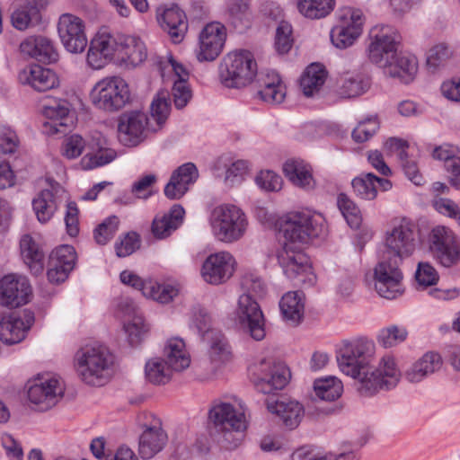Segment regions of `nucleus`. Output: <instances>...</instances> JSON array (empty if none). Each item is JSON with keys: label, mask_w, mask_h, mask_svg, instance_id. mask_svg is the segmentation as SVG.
<instances>
[{"label": "nucleus", "mask_w": 460, "mask_h": 460, "mask_svg": "<svg viewBox=\"0 0 460 460\" xmlns=\"http://www.w3.org/2000/svg\"><path fill=\"white\" fill-rule=\"evenodd\" d=\"M374 354L372 342L358 340L344 343L337 356L341 371L357 381V389L363 395H373L381 389H392L401 378V372L393 358L384 357L375 367L372 366Z\"/></svg>", "instance_id": "f257e3e1"}, {"label": "nucleus", "mask_w": 460, "mask_h": 460, "mask_svg": "<svg viewBox=\"0 0 460 460\" xmlns=\"http://www.w3.org/2000/svg\"><path fill=\"white\" fill-rule=\"evenodd\" d=\"M414 249V225L402 218L387 232L385 249L374 270L375 288L380 296L394 299L402 293L400 265Z\"/></svg>", "instance_id": "f03ea898"}, {"label": "nucleus", "mask_w": 460, "mask_h": 460, "mask_svg": "<svg viewBox=\"0 0 460 460\" xmlns=\"http://www.w3.org/2000/svg\"><path fill=\"white\" fill-rule=\"evenodd\" d=\"M208 434L226 449H234L242 442L248 422L244 412L226 402H215L208 411Z\"/></svg>", "instance_id": "7ed1b4c3"}, {"label": "nucleus", "mask_w": 460, "mask_h": 460, "mask_svg": "<svg viewBox=\"0 0 460 460\" xmlns=\"http://www.w3.org/2000/svg\"><path fill=\"white\" fill-rule=\"evenodd\" d=\"M75 362L77 376L90 385L102 386L114 374V357L102 346L81 348L75 356Z\"/></svg>", "instance_id": "20e7f679"}, {"label": "nucleus", "mask_w": 460, "mask_h": 460, "mask_svg": "<svg viewBox=\"0 0 460 460\" xmlns=\"http://www.w3.org/2000/svg\"><path fill=\"white\" fill-rule=\"evenodd\" d=\"M324 218L310 211L288 215L279 222V232L285 237L284 243L303 248L311 238L319 236L323 231Z\"/></svg>", "instance_id": "39448f33"}, {"label": "nucleus", "mask_w": 460, "mask_h": 460, "mask_svg": "<svg viewBox=\"0 0 460 460\" xmlns=\"http://www.w3.org/2000/svg\"><path fill=\"white\" fill-rule=\"evenodd\" d=\"M257 64L250 51L232 52L224 58L220 66L221 83L227 88H243L253 81Z\"/></svg>", "instance_id": "423d86ee"}, {"label": "nucleus", "mask_w": 460, "mask_h": 460, "mask_svg": "<svg viewBox=\"0 0 460 460\" xmlns=\"http://www.w3.org/2000/svg\"><path fill=\"white\" fill-rule=\"evenodd\" d=\"M91 100L99 110L107 112L118 111L130 100L128 85L119 76L105 77L93 88Z\"/></svg>", "instance_id": "0eeeda50"}, {"label": "nucleus", "mask_w": 460, "mask_h": 460, "mask_svg": "<svg viewBox=\"0 0 460 460\" xmlns=\"http://www.w3.org/2000/svg\"><path fill=\"white\" fill-rule=\"evenodd\" d=\"M210 221L216 236L226 243L240 239L247 226L244 213L234 205H221L215 208Z\"/></svg>", "instance_id": "6e6552de"}, {"label": "nucleus", "mask_w": 460, "mask_h": 460, "mask_svg": "<svg viewBox=\"0 0 460 460\" xmlns=\"http://www.w3.org/2000/svg\"><path fill=\"white\" fill-rule=\"evenodd\" d=\"M370 39L371 42L367 48L368 58L385 69L395 58L401 38L394 28L382 25L371 30Z\"/></svg>", "instance_id": "1a4fd4ad"}, {"label": "nucleus", "mask_w": 460, "mask_h": 460, "mask_svg": "<svg viewBox=\"0 0 460 460\" xmlns=\"http://www.w3.org/2000/svg\"><path fill=\"white\" fill-rule=\"evenodd\" d=\"M429 249L434 258L444 267L460 263V241L446 226H436L429 235Z\"/></svg>", "instance_id": "9d476101"}, {"label": "nucleus", "mask_w": 460, "mask_h": 460, "mask_svg": "<svg viewBox=\"0 0 460 460\" xmlns=\"http://www.w3.org/2000/svg\"><path fill=\"white\" fill-rule=\"evenodd\" d=\"M278 261L288 279H296L298 283L314 281L315 276L312 272L309 258L301 247L284 243L278 253Z\"/></svg>", "instance_id": "9b49d317"}, {"label": "nucleus", "mask_w": 460, "mask_h": 460, "mask_svg": "<svg viewBox=\"0 0 460 460\" xmlns=\"http://www.w3.org/2000/svg\"><path fill=\"white\" fill-rule=\"evenodd\" d=\"M235 315L243 332L255 341L264 339V317L259 304L250 294H243L239 297Z\"/></svg>", "instance_id": "f8f14e48"}, {"label": "nucleus", "mask_w": 460, "mask_h": 460, "mask_svg": "<svg viewBox=\"0 0 460 460\" xmlns=\"http://www.w3.org/2000/svg\"><path fill=\"white\" fill-rule=\"evenodd\" d=\"M58 31L64 48L71 53H81L87 46L84 21L71 13H63L58 22Z\"/></svg>", "instance_id": "ddd939ff"}, {"label": "nucleus", "mask_w": 460, "mask_h": 460, "mask_svg": "<svg viewBox=\"0 0 460 460\" xmlns=\"http://www.w3.org/2000/svg\"><path fill=\"white\" fill-rule=\"evenodd\" d=\"M257 371L254 385L259 392L265 394L283 389L290 377L289 370L284 364L272 363L266 359L261 361Z\"/></svg>", "instance_id": "4468645a"}, {"label": "nucleus", "mask_w": 460, "mask_h": 460, "mask_svg": "<svg viewBox=\"0 0 460 460\" xmlns=\"http://www.w3.org/2000/svg\"><path fill=\"white\" fill-rule=\"evenodd\" d=\"M342 20L331 31L332 42L339 49H346L354 43L361 34L364 22L362 12L350 8L345 11Z\"/></svg>", "instance_id": "2eb2a0df"}, {"label": "nucleus", "mask_w": 460, "mask_h": 460, "mask_svg": "<svg viewBox=\"0 0 460 460\" xmlns=\"http://www.w3.org/2000/svg\"><path fill=\"white\" fill-rule=\"evenodd\" d=\"M64 394V387L56 377L40 378L30 386L28 399L39 411H47L55 406Z\"/></svg>", "instance_id": "dca6fc26"}, {"label": "nucleus", "mask_w": 460, "mask_h": 460, "mask_svg": "<svg viewBox=\"0 0 460 460\" xmlns=\"http://www.w3.org/2000/svg\"><path fill=\"white\" fill-rule=\"evenodd\" d=\"M33 323L34 314L30 310L4 316L0 321V340L9 345L22 341Z\"/></svg>", "instance_id": "f3484780"}, {"label": "nucleus", "mask_w": 460, "mask_h": 460, "mask_svg": "<svg viewBox=\"0 0 460 460\" xmlns=\"http://www.w3.org/2000/svg\"><path fill=\"white\" fill-rule=\"evenodd\" d=\"M226 39V27L220 22L207 24L199 34V61H213L221 53Z\"/></svg>", "instance_id": "a211bd4d"}, {"label": "nucleus", "mask_w": 460, "mask_h": 460, "mask_svg": "<svg viewBox=\"0 0 460 460\" xmlns=\"http://www.w3.org/2000/svg\"><path fill=\"white\" fill-rule=\"evenodd\" d=\"M147 120V116L141 111H135L122 113L118 123L119 141L128 146L138 145L144 139Z\"/></svg>", "instance_id": "6ab92c4d"}, {"label": "nucleus", "mask_w": 460, "mask_h": 460, "mask_svg": "<svg viewBox=\"0 0 460 460\" xmlns=\"http://www.w3.org/2000/svg\"><path fill=\"white\" fill-rule=\"evenodd\" d=\"M28 280L15 275L4 276L0 280V304L7 307H18L28 302L31 295Z\"/></svg>", "instance_id": "aec40b11"}, {"label": "nucleus", "mask_w": 460, "mask_h": 460, "mask_svg": "<svg viewBox=\"0 0 460 460\" xmlns=\"http://www.w3.org/2000/svg\"><path fill=\"white\" fill-rule=\"evenodd\" d=\"M234 260L226 252L209 255L202 266V276L208 283L218 285L226 282L234 272Z\"/></svg>", "instance_id": "412c9836"}, {"label": "nucleus", "mask_w": 460, "mask_h": 460, "mask_svg": "<svg viewBox=\"0 0 460 460\" xmlns=\"http://www.w3.org/2000/svg\"><path fill=\"white\" fill-rule=\"evenodd\" d=\"M49 183V188L41 190L32 200L33 210L40 223H46L53 217L58 203L66 194L58 182L51 180Z\"/></svg>", "instance_id": "4be33fe9"}, {"label": "nucleus", "mask_w": 460, "mask_h": 460, "mask_svg": "<svg viewBox=\"0 0 460 460\" xmlns=\"http://www.w3.org/2000/svg\"><path fill=\"white\" fill-rule=\"evenodd\" d=\"M198 178L199 172L194 164L187 163L181 165L172 172L169 182L165 185V196L170 199H181L189 190V186Z\"/></svg>", "instance_id": "5701e85b"}, {"label": "nucleus", "mask_w": 460, "mask_h": 460, "mask_svg": "<svg viewBox=\"0 0 460 460\" xmlns=\"http://www.w3.org/2000/svg\"><path fill=\"white\" fill-rule=\"evenodd\" d=\"M157 21L174 43H179L184 39L188 30V22L184 12L178 6L164 9L162 13L159 8Z\"/></svg>", "instance_id": "b1692460"}, {"label": "nucleus", "mask_w": 460, "mask_h": 460, "mask_svg": "<svg viewBox=\"0 0 460 460\" xmlns=\"http://www.w3.org/2000/svg\"><path fill=\"white\" fill-rule=\"evenodd\" d=\"M266 404L269 411L276 414L282 425L290 430L299 426L305 413L304 406L295 400L267 401Z\"/></svg>", "instance_id": "393cba45"}, {"label": "nucleus", "mask_w": 460, "mask_h": 460, "mask_svg": "<svg viewBox=\"0 0 460 460\" xmlns=\"http://www.w3.org/2000/svg\"><path fill=\"white\" fill-rule=\"evenodd\" d=\"M51 0H23L11 15L13 25L23 31L30 26L38 24L41 20V12L46 9Z\"/></svg>", "instance_id": "a878e982"}, {"label": "nucleus", "mask_w": 460, "mask_h": 460, "mask_svg": "<svg viewBox=\"0 0 460 460\" xmlns=\"http://www.w3.org/2000/svg\"><path fill=\"white\" fill-rule=\"evenodd\" d=\"M19 81L30 84L38 92H45L58 85V78L54 71L39 65H31L19 74Z\"/></svg>", "instance_id": "bb28decb"}, {"label": "nucleus", "mask_w": 460, "mask_h": 460, "mask_svg": "<svg viewBox=\"0 0 460 460\" xmlns=\"http://www.w3.org/2000/svg\"><path fill=\"white\" fill-rule=\"evenodd\" d=\"M167 442V435L156 420L155 424L147 427L139 438L138 452L142 458L150 459L159 453Z\"/></svg>", "instance_id": "cd10ccee"}, {"label": "nucleus", "mask_w": 460, "mask_h": 460, "mask_svg": "<svg viewBox=\"0 0 460 460\" xmlns=\"http://www.w3.org/2000/svg\"><path fill=\"white\" fill-rule=\"evenodd\" d=\"M163 359L175 372H181L188 368L190 364V358L186 350L183 340L180 338L169 339L163 349Z\"/></svg>", "instance_id": "c85d7f7f"}, {"label": "nucleus", "mask_w": 460, "mask_h": 460, "mask_svg": "<svg viewBox=\"0 0 460 460\" xmlns=\"http://www.w3.org/2000/svg\"><path fill=\"white\" fill-rule=\"evenodd\" d=\"M370 87V78L364 73L346 72L338 83L337 93L341 98H355Z\"/></svg>", "instance_id": "c756f323"}, {"label": "nucleus", "mask_w": 460, "mask_h": 460, "mask_svg": "<svg viewBox=\"0 0 460 460\" xmlns=\"http://www.w3.org/2000/svg\"><path fill=\"white\" fill-rule=\"evenodd\" d=\"M21 51L43 63H51L57 60L58 53L55 51L51 41L39 36L29 38L21 43Z\"/></svg>", "instance_id": "7c9ffc66"}, {"label": "nucleus", "mask_w": 460, "mask_h": 460, "mask_svg": "<svg viewBox=\"0 0 460 460\" xmlns=\"http://www.w3.org/2000/svg\"><path fill=\"white\" fill-rule=\"evenodd\" d=\"M184 209L180 205H173L171 209L161 217H155L152 224V232L159 239L168 237L182 223Z\"/></svg>", "instance_id": "2f4dec72"}, {"label": "nucleus", "mask_w": 460, "mask_h": 460, "mask_svg": "<svg viewBox=\"0 0 460 460\" xmlns=\"http://www.w3.org/2000/svg\"><path fill=\"white\" fill-rule=\"evenodd\" d=\"M442 363V358L438 353L427 352L406 371L405 376L411 383L420 382L423 378L439 370Z\"/></svg>", "instance_id": "473e14b6"}, {"label": "nucleus", "mask_w": 460, "mask_h": 460, "mask_svg": "<svg viewBox=\"0 0 460 460\" xmlns=\"http://www.w3.org/2000/svg\"><path fill=\"white\" fill-rule=\"evenodd\" d=\"M203 339L208 347V356L215 364H223L232 358V351L226 336L218 330H208Z\"/></svg>", "instance_id": "72a5a7b5"}, {"label": "nucleus", "mask_w": 460, "mask_h": 460, "mask_svg": "<svg viewBox=\"0 0 460 460\" xmlns=\"http://www.w3.org/2000/svg\"><path fill=\"white\" fill-rule=\"evenodd\" d=\"M252 0H227L226 21L240 32L249 28L252 22Z\"/></svg>", "instance_id": "f704fd0d"}, {"label": "nucleus", "mask_w": 460, "mask_h": 460, "mask_svg": "<svg viewBox=\"0 0 460 460\" xmlns=\"http://www.w3.org/2000/svg\"><path fill=\"white\" fill-rule=\"evenodd\" d=\"M418 66L414 57L403 56L395 53V58L391 60L384 69L385 75L390 77H397L403 84L411 82L417 73Z\"/></svg>", "instance_id": "c9c22d12"}, {"label": "nucleus", "mask_w": 460, "mask_h": 460, "mask_svg": "<svg viewBox=\"0 0 460 460\" xmlns=\"http://www.w3.org/2000/svg\"><path fill=\"white\" fill-rule=\"evenodd\" d=\"M119 40V57L122 61L136 66L146 60V49L139 38L121 34Z\"/></svg>", "instance_id": "e433bc0d"}, {"label": "nucleus", "mask_w": 460, "mask_h": 460, "mask_svg": "<svg viewBox=\"0 0 460 460\" xmlns=\"http://www.w3.org/2000/svg\"><path fill=\"white\" fill-rule=\"evenodd\" d=\"M69 113V103L66 101L55 102L52 105L44 107L43 114L49 119V122L44 123L46 129L50 134L63 133L67 129V116Z\"/></svg>", "instance_id": "4c0bfd02"}, {"label": "nucleus", "mask_w": 460, "mask_h": 460, "mask_svg": "<svg viewBox=\"0 0 460 460\" xmlns=\"http://www.w3.org/2000/svg\"><path fill=\"white\" fill-rule=\"evenodd\" d=\"M305 296L301 291L287 292L279 302L281 314L287 321L298 323L304 316Z\"/></svg>", "instance_id": "58836bf2"}, {"label": "nucleus", "mask_w": 460, "mask_h": 460, "mask_svg": "<svg viewBox=\"0 0 460 460\" xmlns=\"http://www.w3.org/2000/svg\"><path fill=\"white\" fill-rule=\"evenodd\" d=\"M326 71L320 64L308 66L301 76L300 87L303 93L311 97L317 93L325 82Z\"/></svg>", "instance_id": "ea45409f"}, {"label": "nucleus", "mask_w": 460, "mask_h": 460, "mask_svg": "<svg viewBox=\"0 0 460 460\" xmlns=\"http://www.w3.org/2000/svg\"><path fill=\"white\" fill-rule=\"evenodd\" d=\"M283 172L286 177L295 185L312 189L314 181L307 165L301 161L288 160L283 165Z\"/></svg>", "instance_id": "a19ab883"}, {"label": "nucleus", "mask_w": 460, "mask_h": 460, "mask_svg": "<svg viewBox=\"0 0 460 460\" xmlns=\"http://www.w3.org/2000/svg\"><path fill=\"white\" fill-rule=\"evenodd\" d=\"M21 251L24 262L31 271L36 276L40 274L43 271L44 254L38 244L31 237L24 236L21 240Z\"/></svg>", "instance_id": "79ce46f5"}, {"label": "nucleus", "mask_w": 460, "mask_h": 460, "mask_svg": "<svg viewBox=\"0 0 460 460\" xmlns=\"http://www.w3.org/2000/svg\"><path fill=\"white\" fill-rule=\"evenodd\" d=\"M292 460H355L352 451L347 453H323L313 447L304 446L297 448L291 456Z\"/></svg>", "instance_id": "37998d69"}, {"label": "nucleus", "mask_w": 460, "mask_h": 460, "mask_svg": "<svg viewBox=\"0 0 460 460\" xmlns=\"http://www.w3.org/2000/svg\"><path fill=\"white\" fill-rule=\"evenodd\" d=\"M334 4V0H298L297 8L306 18L321 19L333 10Z\"/></svg>", "instance_id": "c03bdc74"}, {"label": "nucleus", "mask_w": 460, "mask_h": 460, "mask_svg": "<svg viewBox=\"0 0 460 460\" xmlns=\"http://www.w3.org/2000/svg\"><path fill=\"white\" fill-rule=\"evenodd\" d=\"M172 372H175L165 361L160 358H154L146 364L145 373L146 379L155 384H166L172 378Z\"/></svg>", "instance_id": "a18cd8bd"}, {"label": "nucleus", "mask_w": 460, "mask_h": 460, "mask_svg": "<svg viewBox=\"0 0 460 460\" xmlns=\"http://www.w3.org/2000/svg\"><path fill=\"white\" fill-rule=\"evenodd\" d=\"M261 98L269 103H281L286 97V86L281 82L279 75L274 74L264 83V87L259 91Z\"/></svg>", "instance_id": "49530a36"}, {"label": "nucleus", "mask_w": 460, "mask_h": 460, "mask_svg": "<svg viewBox=\"0 0 460 460\" xmlns=\"http://www.w3.org/2000/svg\"><path fill=\"white\" fill-rule=\"evenodd\" d=\"M315 395L323 401H334L342 393L341 382L334 376L318 379L314 384Z\"/></svg>", "instance_id": "de8ad7c7"}, {"label": "nucleus", "mask_w": 460, "mask_h": 460, "mask_svg": "<svg viewBox=\"0 0 460 460\" xmlns=\"http://www.w3.org/2000/svg\"><path fill=\"white\" fill-rule=\"evenodd\" d=\"M376 175L366 173L352 180L351 185L357 197L364 200H373L377 195V187L374 181Z\"/></svg>", "instance_id": "09e8293b"}, {"label": "nucleus", "mask_w": 460, "mask_h": 460, "mask_svg": "<svg viewBox=\"0 0 460 460\" xmlns=\"http://www.w3.org/2000/svg\"><path fill=\"white\" fill-rule=\"evenodd\" d=\"M120 35H112L107 31L98 32L91 40V44H93L96 51H102L111 59L116 53L119 55Z\"/></svg>", "instance_id": "8fccbe9b"}, {"label": "nucleus", "mask_w": 460, "mask_h": 460, "mask_svg": "<svg viewBox=\"0 0 460 460\" xmlns=\"http://www.w3.org/2000/svg\"><path fill=\"white\" fill-rule=\"evenodd\" d=\"M339 209L351 228H358L361 224V215L357 205L346 194L341 193L337 199Z\"/></svg>", "instance_id": "3c124183"}, {"label": "nucleus", "mask_w": 460, "mask_h": 460, "mask_svg": "<svg viewBox=\"0 0 460 460\" xmlns=\"http://www.w3.org/2000/svg\"><path fill=\"white\" fill-rule=\"evenodd\" d=\"M178 295V289L169 284L148 282L144 296L161 304L170 303Z\"/></svg>", "instance_id": "603ef678"}, {"label": "nucleus", "mask_w": 460, "mask_h": 460, "mask_svg": "<svg viewBox=\"0 0 460 460\" xmlns=\"http://www.w3.org/2000/svg\"><path fill=\"white\" fill-rule=\"evenodd\" d=\"M408 336L405 327L390 325L379 331L377 341L384 348H391L404 341Z\"/></svg>", "instance_id": "864d4df0"}, {"label": "nucleus", "mask_w": 460, "mask_h": 460, "mask_svg": "<svg viewBox=\"0 0 460 460\" xmlns=\"http://www.w3.org/2000/svg\"><path fill=\"white\" fill-rule=\"evenodd\" d=\"M124 330L128 334V340L131 346L138 345L148 332V326L141 314L134 317L124 324Z\"/></svg>", "instance_id": "5fc2aeb1"}, {"label": "nucleus", "mask_w": 460, "mask_h": 460, "mask_svg": "<svg viewBox=\"0 0 460 460\" xmlns=\"http://www.w3.org/2000/svg\"><path fill=\"white\" fill-rule=\"evenodd\" d=\"M76 253L74 247L61 245L49 255V265H60L64 269L73 270L75 263Z\"/></svg>", "instance_id": "6e6d98bb"}, {"label": "nucleus", "mask_w": 460, "mask_h": 460, "mask_svg": "<svg viewBox=\"0 0 460 460\" xmlns=\"http://www.w3.org/2000/svg\"><path fill=\"white\" fill-rule=\"evenodd\" d=\"M119 223L116 216H111L101 223L93 231L95 242L100 245L106 244L117 232Z\"/></svg>", "instance_id": "4d7b16f0"}, {"label": "nucleus", "mask_w": 460, "mask_h": 460, "mask_svg": "<svg viewBox=\"0 0 460 460\" xmlns=\"http://www.w3.org/2000/svg\"><path fill=\"white\" fill-rule=\"evenodd\" d=\"M292 45V27L288 22H281L276 31V49L279 54H285L289 51Z\"/></svg>", "instance_id": "13d9d810"}, {"label": "nucleus", "mask_w": 460, "mask_h": 460, "mask_svg": "<svg viewBox=\"0 0 460 460\" xmlns=\"http://www.w3.org/2000/svg\"><path fill=\"white\" fill-rule=\"evenodd\" d=\"M415 279L419 285L427 288L436 285L439 276L436 269L429 262H420L415 273Z\"/></svg>", "instance_id": "bf43d9fd"}, {"label": "nucleus", "mask_w": 460, "mask_h": 460, "mask_svg": "<svg viewBox=\"0 0 460 460\" xmlns=\"http://www.w3.org/2000/svg\"><path fill=\"white\" fill-rule=\"evenodd\" d=\"M140 246V239L137 233L129 232L115 244L116 254L126 257L132 254Z\"/></svg>", "instance_id": "052dcab7"}, {"label": "nucleus", "mask_w": 460, "mask_h": 460, "mask_svg": "<svg viewBox=\"0 0 460 460\" xmlns=\"http://www.w3.org/2000/svg\"><path fill=\"white\" fill-rule=\"evenodd\" d=\"M256 184L267 191H278L281 189L282 179L272 171H262L255 178Z\"/></svg>", "instance_id": "680f3d73"}, {"label": "nucleus", "mask_w": 460, "mask_h": 460, "mask_svg": "<svg viewBox=\"0 0 460 460\" xmlns=\"http://www.w3.org/2000/svg\"><path fill=\"white\" fill-rule=\"evenodd\" d=\"M170 113V103L164 93L158 94L151 104V115L158 125H163Z\"/></svg>", "instance_id": "e2e57ef3"}, {"label": "nucleus", "mask_w": 460, "mask_h": 460, "mask_svg": "<svg viewBox=\"0 0 460 460\" xmlns=\"http://www.w3.org/2000/svg\"><path fill=\"white\" fill-rule=\"evenodd\" d=\"M379 125L376 119H367L361 121L352 131V137L356 142L362 143L368 140L377 130Z\"/></svg>", "instance_id": "0e129e2a"}, {"label": "nucleus", "mask_w": 460, "mask_h": 460, "mask_svg": "<svg viewBox=\"0 0 460 460\" xmlns=\"http://www.w3.org/2000/svg\"><path fill=\"white\" fill-rule=\"evenodd\" d=\"M115 156L116 153L112 149H100L93 155L84 156L83 164L85 168L91 169L109 164Z\"/></svg>", "instance_id": "69168bd1"}, {"label": "nucleus", "mask_w": 460, "mask_h": 460, "mask_svg": "<svg viewBox=\"0 0 460 460\" xmlns=\"http://www.w3.org/2000/svg\"><path fill=\"white\" fill-rule=\"evenodd\" d=\"M172 94L173 96L174 105L177 109L184 108L192 94L187 82L183 80H177L172 89Z\"/></svg>", "instance_id": "338daca9"}, {"label": "nucleus", "mask_w": 460, "mask_h": 460, "mask_svg": "<svg viewBox=\"0 0 460 460\" xmlns=\"http://www.w3.org/2000/svg\"><path fill=\"white\" fill-rule=\"evenodd\" d=\"M451 57V52L444 44H439L428 52L427 65L429 67L436 68Z\"/></svg>", "instance_id": "774afa93"}]
</instances>
